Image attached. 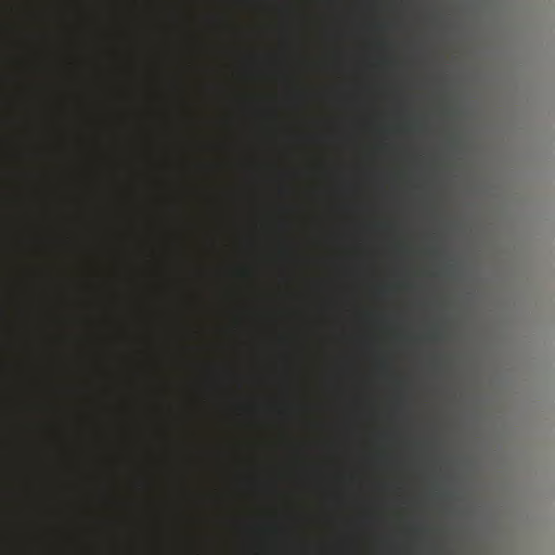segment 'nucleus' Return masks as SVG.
<instances>
[{"label":"nucleus","mask_w":555,"mask_h":555,"mask_svg":"<svg viewBox=\"0 0 555 555\" xmlns=\"http://www.w3.org/2000/svg\"><path fill=\"white\" fill-rule=\"evenodd\" d=\"M431 338H433V339H436V338H437V335H436V334H433V335H431Z\"/></svg>","instance_id":"1"}]
</instances>
